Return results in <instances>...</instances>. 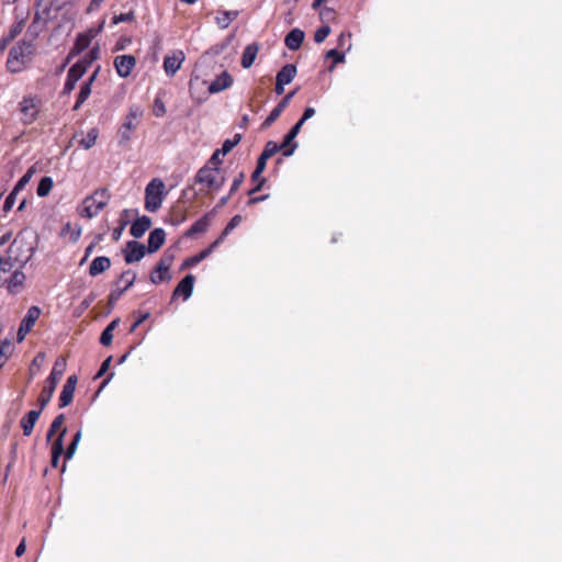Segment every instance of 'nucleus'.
Masks as SVG:
<instances>
[{
    "label": "nucleus",
    "instance_id": "8fccbe9b",
    "mask_svg": "<svg viewBox=\"0 0 562 562\" xmlns=\"http://www.w3.org/2000/svg\"><path fill=\"white\" fill-rule=\"evenodd\" d=\"M42 31V27H40L38 24H35V23H31L27 27V32H26V35L25 37L27 40H32V43H34V41L36 40V37L38 36V34L41 33Z\"/></svg>",
    "mask_w": 562,
    "mask_h": 562
},
{
    "label": "nucleus",
    "instance_id": "052dcab7",
    "mask_svg": "<svg viewBox=\"0 0 562 562\" xmlns=\"http://www.w3.org/2000/svg\"><path fill=\"white\" fill-rule=\"evenodd\" d=\"M258 52V47L256 45H248V68L251 66L256 55Z\"/></svg>",
    "mask_w": 562,
    "mask_h": 562
},
{
    "label": "nucleus",
    "instance_id": "6e6552de",
    "mask_svg": "<svg viewBox=\"0 0 562 562\" xmlns=\"http://www.w3.org/2000/svg\"><path fill=\"white\" fill-rule=\"evenodd\" d=\"M268 159L269 158L263 157V155H260V157L258 158L256 169L251 175V181L254 183H256V187L251 190H248V196H249L248 204L257 203V202L263 200V198H265V196H252V195L261 188V186L266 181L265 178H261V173L266 168Z\"/></svg>",
    "mask_w": 562,
    "mask_h": 562
},
{
    "label": "nucleus",
    "instance_id": "aec40b11",
    "mask_svg": "<svg viewBox=\"0 0 562 562\" xmlns=\"http://www.w3.org/2000/svg\"><path fill=\"white\" fill-rule=\"evenodd\" d=\"M166 239V233L162 228H155L148 236V246L146 251L154 254L160 249Z\"/></svg>",
    "mask_w": 562,
    "mask_h": 562
},
{
    "label": "nucleus",
    "instance_id": "e433bc0d",
    "mask_svg": "<svg viewBox=\"0 0 562 562\" xmlns=\"http://www.w3.org/2000/svg\"><path fill=\"white\" fill-rule=\"evenodd\" d=\"M243 222V216L237 214L227 223L226 227L220 235V237L216 240L223 241V239L233 231L235 229L240 223Z\"/></svg>",
    "mask_w": 562,
    "mask_h": 562
},
{
    "label": "nucleus",
    "instance_id": "72a5a7b5",
    "mask_svg": "<svg viewBox=\"0 0 562 562\" xmlns=\"http://www.w3.org/2000/svg\"><path fill=\"white\" fill-rule=\"evenodd\" d=\"M54 182L53 179L48 176L43 177L40 180V183L37 186L36 193L38 196L44 198L49 194L50 190L53 189Z\"/></svg>",
    "mask_w": 562,
    "mask_h": 562
},
{
    "label": "nucleus",
    "instance_id": "473e14b6",
    "mask_svg": "<svg viewBox=\"0 0 562 562\" xmlns=\"http://www.w3.org/2000/svg\"><path fill=\"white\" fill-rule=\"evenodd\" d=\"M294 138L295 137L292 134L288 133L284 136L283 142L279 144L281 146V149L283 150V156L289 157L293 155L295 148L297 147V144L293 142Z\"/></svg>",
    "mask_w": 562,
    "mask_h": 562
},
{
    "label": "nucleus",
    "instance_id": "6ab92c4d",
    "mask_svg": "<svg viewBox=\"0 0 562 562\" xmlns=\"http://www.w3.org/2000/svg\"><path fill=\"white\" fill-rule=\"evenodd\" d=\"M44 408H41V406H38L37 409H32L22 419H21V428L23 429V435L24 436H30L33 431V428L37 422V419L40 418L42 412H43Z\"/></svg>",
    "mask_w": 562,
    "mask_h": 562
},
{
    "label": "nucleus",
    "instance_id": "a18cd8bd",
    "mask_svg": "<svg viewBox=\"0 0 562 562\" xmlns=\"http://www.w3.org/2000/svg\"><path fill=\"white\" fill-rule=\"evenodd\" d=\"M326 58L333 59L334 65L345 60V52L338 49H330L326 53Z\"/></svg>",
    "mask_w": 562,
    "mask_h": 562
},
{
    "label": "nucleus",
    "instance_id": "49530a36",
    "mask_svg": "<svg viewBox=\"0 0 562 562\" xmlns=\"http://www.w3.org/2000/svg\"><path fill=\"white\" fill-rule=\"evenodd\" d=\"M99 57V47H93L89 54L78 63H82L86 67V71L88 70L89 66L92 64L94 59Z\"/></svg>",
    "mask_w": 562,
    "mask_h": 562
},
{
    "label": "nucleus",
    "instance_id": "7c9ffc66",
    "mask_svg": "<svg viewBox=\"0 0 562 562\" xmlns=\"http://www.w3.org/2000/svg\"><path fill=\"white\" fill-rule=\"evenodd\" d=\"M24 25H25V21L22 19L18 22H15L11 27H10V31H9V34L7 37L3 38V42L1 44H4V48L7 47V45L13 41L18 35H20L24 29Z\"/></svg>",
    "mask_w": 562,
    "mask_h": 562
},
{
    "label": "nucleus",
    "instance_id": "0e129e2a",
    "mask_svg": "<svg viewBox=\"0 0 562 562\" xmlns=\"http://www.w3.org/2000/svg\"><path fill=\"white\" fill-rule=\"evenodd\" d=\"M103 1L104 0H91L89 3V7L87 9V12L91 13V12L98 10Z\"/></svg>",
    "mask_w": 562,
    "mask_h": 562
},
{
    "label": "nucleus",
    "instance_id": "3c124183",
    "mask_svg": "<svg viewBox=\"0 0 562 562\" xmlns=\"http://www.w3.org/2000/svg\"><path fill=\"white\" fill-rule=\"evenodd\" d=\"M113 339V333L110 328H104L100 336V344L103 346H110Z\"/></svg>",
    "mask_w": 562,
    "mask_h": 562
},
{
    "label": "nucleus",
    "instance_id": "4c0bfd02",
    "mask_svg": "<svg viewBox=\"0 0 562 562\" xmlns=\"http://www.w3.org/2000/svg\"><path fill=\"white\" fill-rule=\"evenodd\" d=\"M67 429L64 428L59 436L55 439L52 446V456H59L64 453V437L66 435Z\"/></svg>",
    "mask_w": 562,
    "mask_h": 562
},
{
    "label": "nucleus",
    "instance_id": "1a4fd4ad",
    "mask_svg": "<svg viewBox=\"0 0 562 562\" xmlns=\"http://www.w3.org/2000/svg\"><path fill=\"white\" fill-rule=\"evenodd\" d=\"M135 280L136 273L133 270L128 269L123 271L120 274L116 283L124 281L125 285L123 288H117L111 291L109 295V305L113 306L116 303V301L121 297V295L134 284Z\"/></svg>",
    "mask_w": 562,
    "mask_h": 562
},
{
    "label": "nucleus",
    "instance_id": "412c9836",
    "mask_svg": "<svg viewBox=\"0 0 562 562\" xmlns=\"http://www.w3.org/2000/svg\"><path fill=\"white\" fill-rule=\"evenodd\" d=\"M151 226V218L147 215H143L140 217H137L130 229V233L135 238H140L150 228Z\"/></svg>",
    "mask_w": 562,
    "mask_h": 562
},
{
    "label": "nucleus",
    "instance_id": "ea45409f",
    "mask_svg": "<svg viewBox=\"0 0 562 562\" xmlns=\"http://www.w3.org/2000/svg\"><path fill=\"white\" fill-rule=\"evenodd\" d=\"M65 422V416L64 414H59L57 415L54 420L52 422L50 426H49V429L47 431V435H46V440L49 441L52 439V437L54 436V434L63 426Z\"/></svg>",
    "mask_w": 562,
    "mask_h": 562
},
{
    "label": "nucleus",
    "instance_id": "a211bd4d",
    "mask_svg": "<svg viewBox=\"0 0 562 562\" xmlns=\"http://www.w3.org/2000/svg\"><path fill=\"white\" fill-rule=\"evenodd\" d=\"M25 279L26 277L20 268L14 270L10 278L5 280L8 292L11 294H18L19 292H21Z\"/></svg>",
    "mask_w": 562,
    "mask_h": 562
},
{
    "label": "nucleus",
    "instance_id": "0eeeda50",
    "mask_svg": "<svg viewBox=\"0 0 562 562\" xmlns=\"http://www.w3.org/2000/svg\"><path fill=\"white\" fill-rule=\"evenodd\" d=\"M195 181L204 184L207 189H218L222 184L220 169L205 165L198 171Z\"/></svg>",
    "mask_w": 562,
    "mask_h": 562
},
{
    "label": "nucleus",
    "instance_id": "20e7f679",
    "mask_svg": "<svg viewBox=\"0 0 562 562\" xmlns=\"http://www.w3.org/2000/svg\"><path fill=\"white\" fill-rule=\"evenodd\" d=\"M66 364V359L63 357L58 358L55 361L53 370L49 376L47 378V384L43 387L37 398V403L38 406H41V408H45L47 404L50 402L55 389L65 372Z\"/></svg>",
    "mask_w": 562,
    "mask_h": 562
},
{
    "label": "nucleus",
    "instance_id": "4468645a",
    "mask_svg": "<svg viewBox=\"0 0 562 562\" xmlns=\"http://www.w3.org/2000/svg\"><path fill=\"white\" fill-rule=\"evenodd\" d=\"M136 65V58L132 55H120L114 59V67L120 77L126 78Z\"/></svg>",
    "mask_w": 562,
    "mask_h": 562
},
{
    "label": "nucleus",
    "instance_id": "774afa93",
    "mask_svg": "<svg viewBox=\"0 0 562 562\" xmlns=\"http://www.w3.org/2000/svg\"><path fill=\"white\" fill-rule=\"evenodd\" d=\"M11 267H10V263L8 262L7 260V257L3 258L0 256V271H3V272H9L11 271Z\"/></svg>",
    "mask_w": 562,
    "mask_h": 562
},
{
    "label": "nucleus",
    "instance_id": "e2e57ef3",
    "mask_svg": "<svg viewBox=\"0 0 562 562\" xmlns=\"http://www.w3.org/2000/svg\"><path fill=\"white\" fill-rule=\"evenodd\" d=\"M149 313H145L139 316V318L132 325L130 331L133 333L143 322H145L149 317Z\"/></svg>",
    "mask_w": 562,
    "mask_h": 562
},
{
    "label": "nucleus",
    "instance_id": "69168bd1",
    "mask_svg": "<svg viewBox=\"0 0 562 562\" xmlns=\"http://www.w3.org/2000/svg\"><path fill=\"white\" fill-rule=\"evenodd\" d=\"M303 122L301 120H299L294 126H292V128L289 131L290 134H292L294 137L297 136V134L300 133L302 126H303Z\"/></svg>",
    "mask_w": 562,
    "mask_h": 562
},
{
    "label": "nucleus",
    "instance_id": "5701e85b",
    "mask_svg": "<svg viewBox=\"0 0 562 562\" xmlns=\"http://www.w3.org/2000/svg\"><path fill=\"white\" fill-rule=\"evenodd\" d=\"M304 37L305 34L302 30L293 29L284 38L285 46L291 50H297L302 46Z\"/></svg>",
    "mask_w": 562,
    "mask_h": 562
},
{
    "label": "nucleus",
    "instance_id": "bb28decb",
    "mask_svg": "<svg viewBox=\"0 0 562 562\" xmlns=\"http://www.w3.org/2000/svg\"><path fill=\"white\" fill-rule=\"evenodd\" d=\"M92 35L89 34H79L76 38L74 48L71 49L67 63L70 60V57L77 54H80L82 50L89 47L91 43Z\"/></svg>",
    "mask_w": 562,
    "mask_h": 562
},
{
    "label": "nucleus",
    "instance_id": "680f3d73",
    "mask_svg": "<svg viewBox=\"0 0 562 562\" xmlns=\"http://www.w3.org/2000/svg\"><path fill=\"white\" fill-rule=\"evenodd\" d=\"M77 446L78 445H76L74 442H70V445L67 447V449L65 451V459L66 460H70L72 458V456L76 452Z\"/></svg>",
    "mask_w": 562,
    "mask_h": 562
},
{
    "label": "nucleus",
    "instance_id": "423d86ee",
    "mask_svg": "<svg viewBox=\"0 0 562 562\" xmlns=\"http://www.w3.org/2000/svg\"><path fill=\"white\" fill-rule=\"evenodd\" d=\"M165 184L159 179H153L145 189V209L156 212L162 203V189Z\"/></svg>",
    "mask_w": 562,
    "mask_h": 562
},
{
    "label": "nucleus",
    "instance_id": "39448f33",
    "mask_svg": "<svg viewBox=\"0 0 562 562\" xmlns=\"http://www.w3.org/2000/svg\"><path fill=\"white\" fill-rule=\"evenodd\" d=\"M143 115V111L138 105H133L130 108L127 115L124 119L122 126L120 127L119 135V145L125 146L132 138V132L136 130L138 124V119Z\"/></svg>",
    "mask_w": 562,
    "mask_h": 562
},
{
    "label": "nucleus",
    "instance_id": "9d476101",
    "mask_svg": "<svg viewBox=\"0 0 562 562\" xmlns=\"http://www.w3.org/2000/svg\"><path fill=\"white\" fill-rule=\"evenodd\" d=\"M41 315V308L37 306H31L23 319L21 321L20 327L18 329V340L21 341L25 335L32 329L35 322L38 319Z\"/></svg>",
    "mask_w": 562,
    "mask_h": 562
},
{
    "label": "nucleus",
    "instance_id": "603ef678",
    "mask_svg": "<svg viewBox=\"0 0 562 562\" xmlns=\"http://www.w3.org/2000/svg\"><path fill=\"white\" fill-rule=\"evenodd\" d=\"M16 194H18V192H15L13 190L9 193V195L7 196L4 204H3L4 212H9L13 207V205L15 203Z\"/></svg>",
    "mask_w": 562,
    "mask_h": 562
},
{
    "label": "nucleus",
    "instance_id": "4d7b16f0",
    "mask_svg": "<svg viewBox=\"0 0 562 562\" xmlns=\"http://www.w3.org/2000/svg\"><path fill=\"white\" fill-rule=\"evenodd\" d=\"M221 156H223V155L221 154V151L218 149H216L213 153V155L211 156V158L206 165L217 168V166L222 164Z\"/></svg>",
    "mask_w": 562,
    "mask_h": 562
},
{
    "label": "nucleus",
    "instance_id": "f03ea898",
    "mask_svg": "<svg viewBox=\"0 0 562 562\" xmlns=\"http://www.w3.org/2000/svg\"><path fill=\"white\" fill-rule=\"evenodd\" d=\"M34 52L35 44L32 43V40H27L26 37L20 40L9 50L5 64L7 70L12 74L22 71L31 60Z\"/></svg>",
    "mask_w": 562,
    "mask_h": 562
},
{
    "label": "nucleus",
    "instance_id": "f257e3e1",
    "mask_svg": "<svg viewBox=\"0 0 562 562\" xmlns=\"http://www.w3.org/2000/svg\"><path fill=\"white\" fill-rule=\"evenodd\" d=\"M38 234L32 229H22L7 250V260L11 269H22L33 257L38 246Z\"/></svg>",
    "mask_w": 562,
    "mask_h": 562
},
{
    "label": "nucleus",
    "instance_id": "2f4dec72",
    "mask_svg": "<svg viewBox=\"0 0 562 562\" xmlns=\"http://www.w3.org/2000/svg\"><path fill=\"white\" fill-rule=\"evenodd\" d=\"M98 137H99V130L93 127V128L89 130L87 135L79 140V145L85 149H90L92 146H94Z\"/></svg>",
    "mask_w": 562,
    "mask_h": 562
},
{
    "label": "nucleus",
    "instance_id": "13d9d810",
    "mask_svg": "<svg viewBox=\"0 0 562 562\" xmlns=\"http://www.w3.org/2000/svg\"><path fill=\"white\" fill-rule=\"evenodd\" d=\"M102 240V235L99 234L95 236L94 240L92 243H90L86 250H85V255H86V258H89V256L92 254V251L94 250L95 246Z\"/></svg>",
    "mask_w": 562,
    "mask_h": 562
},
{
    "label": "nucleus",
    "instance_id": "c03bdc74",
    "mask_svg": "<svg viewBox=\"0 0 562 562\" xmlns=\"http://www.w3.org/2000/svg\"><path fill=\"white\" fill-rule=\"evenodd\" d=\"M330 31L331 30L328 25L321 26L314 34V41L317 44L323 43L326 40V37L330 34Z\"/></svg>",
    "mask_w": 562,
    "mask_h": 562
},
{
    "label": "nucleus",
    "instance_id": "864d4df0",
    "mask_svg": "<svg viewBox=\"0 0 562 562\" xmlns=\"http://www.w3.org/2000/svg\"><path fill=\"white\" fill-rule=\"evenodd\" d=\"M112 356H109L102 363H101V367L99 369V371L97 372L94 379H99L101 378L102 375H104L106 373V371L109 370L110 366H111V362H112Z\"/></svg>",
    "mask_w": 562,
    "mask_h": 562
},
{
    "label": "nucleus",
    "instance_id": "c9c22d12",
    "mask_svg": "<svg viewBox=\"0 0 562 562\" xmlns=\"http://www.w3.org/2000/svg\"><path fill=\"white\" fill-rule=\"evenodd\" d=\"M187 218V211L180 206H175L170 213V223L175 226L180 225Z\"/></svg>",
    "mask_w": 562,
    "mask_h": 562
},
{
    "label": "nucleus",
    "instance_id": "58836bf2",
    "mask_svg": "<svg viewBox=\"0 0 562 562\" xmlns=\"http://www.w3.org/2000/svg\"><path fill=\"white\" fill-rule=\"evenodd\" d=\"M243 135L241 134H235L233 138L226 139L222 148L218 149L223 156L228 154L240 140Z\"/></svg>",
    "mask_w": 562,
    "mask_h": 562
},
{
    "label": "nucleus",
    "instance_id": "79ce46f5",
    "mask_svg": "<svg viewBox=\"0 0 562 562\" xmlns=\"http://www.w3.org/2000/svg\"><path fill=\"white\" fill-rule=\"evenodd\" d=\"M171 278L172 277H171L170 272H156V268L151 271V273L149 276L150 282L154 284H159L165 281L168 282L171 280Z\"/></svg>",
    "mask_w": 562,
    "mask_h": 562
},
{
    "label": "nucleus",
    "instance_id": "a19ab883",
    "mask_svg": "<svg viewBox=\"0 0 562 562\" xmlns=\"http://www.w3.org/2000/svg\"><path fill=\"white\" fill-rule=\"evenodd\" d=\"M283 111L284 110L279 104H277L272 109L270 114L267 116V119L263 121L261 127L262 128L269 127L273 122H276L280 117V115L282 114Z\"/></svg>",
    "mask_w": 562,
    "mask_h": 562
},
{
    "label": "nucleus",
    "instance_id": "f3484780",
    "mask_svg": "<svg viewBox=\"0 0 562 562\" xmlns=\"http://www.w3.org/2000/svg\"><path fill=\"white\" fill-rule=\"evenodd\" d=\"M184 60V54L182 50L173 53L171 56L164 58V69L167 75L173 76L181 67Z\"/></svg>",
    "mask_w": 562,
    "mask_h": 562
},
{
    "label": "nucleus",
    "instance_id": "dca6fc26",
    "mask_svg": "<svg viewBox=\"0 0 562 562\" xmlns=\"http://www.w3.org/2000/svg\"><path fill=\"white\" fill-rule=\"evenodd\" d=\"M195 277L193 274H187L175 288L172 292V299L182 296L183 300H188L193 292Z\"/></svg>",
    "mask_w": 562,
    "mask_h": 562
},
{
    "label": "nucleus",
    "instance_id": "a878e982",
    "mask_svg": "<svg viewBox=\"0 0 562 562\" xmlns=\"http://www.w3.org/2000/svg\"><path fill=\"white\" fill-rule=\"evenodd\" d=\"M296 76V66L293 64L284 65L277 74L276 80L289 85Z\"/></svg>",
    "mask_w": 562,
    "mask_h": 562
},
{
    "label": "nucleus",
    "instance_id": "f704fd0d",
    "mask_svg": "<svg viewBox=\"0 0 562 562\" xmlns=\"http://www.w3.org/2000/svg\"><path fill=\"white\" fill-rule=\"evenodd\" d=\"M90 94H91L90 82H83L80 87L78 99H77L72 110L74 111L79 110V108L85 103V101L89 98Z\"/></svg>",
    "mask_w": 562,
    "mask_h": 562
},
{
    "label": "nucleus",
    "instance_id": "393cba45",
    "mask_svg": "<svg viewBox=\"0 0 562 562\" xmlns=\"http://www.w3.org/2000/svg\"><path fill=\"white\" fill-rule=\"evenodd\" d=\"M233 83V78L227 71H223L215 80L209 86L210 93H217L227 89Z\"/></svg>",
    "mask_w": 562,
    "mask_h": 562
},
{
    "label": "nucleus",
    "instance_id": "2eb2a0df",
    "mask_svg": "<svg viewBox=\"0 0 562 562\" xmlns=\"http://www.w3.org/2000/svg\"><path fill=\"white\" fill-rule=\"evenodd\" d=\"M77 381H78V379H77V375H75V374L69 375L67 378V381L64 384L60 396H59V407L60 408L68 406L72 402Z\"/></svg>",
    "mask_w": 562,
    "mask_h": 562
},
{
    "label": "nucleus",
    "instance_id": "09e8293b",
    "mask_svg": "<svg viewBox=\"0 0 562 562\" xmlns=\"http://www.w3.org/2000/svg\"><path fill=\"white\" fill-rule=\"evenodd\" d=\"M134 19H135L134 12L130 11V12H126V13H121V14L114 15L113 19H112V23L116 25V24L122 23V22H131Z\"/></svg>",
    "mask_w": 562,
    "mask_h": 562
},
{
    "label": "nucleus",
    "instance_id": "5fc2aeb1",
    "mask_svg": "<svg viewBox=\"0 0 562 562\" xmlns=\"http://www.w3.org/2000/svg\"><path fill=\"white\" fill-rule=\"evenodd\" d=\"M165 113H166V106H165L164 102L160 99H156L155 103H154V114L157 117H161L165 115Z\"/></svg>",
    "mask_w": 562,
    "mask_h": 562
},
{
    "label": "nucleus",
    "instance_id": "c756f323",
    "mask_svg": "<svg viewBox=\"0 0 562 562\" xmlns=\"http://www.w3.org/2000/svg\"><path fill=\"white\" fill-rule=\"evenodd\" d=\"M175 260V256L169 250H166L156 265V272H169V269Z\"/></svg>",
    "mask_w": 562,
    "mask_h": 562
},
{
    "label": "nucleus",
    "instance_id": "4be33fe9",
    "mask_svg": "<svg viewBox=\"0 0 562 562\" xmlns=\"http://www.w3.org/2000/svg\"><path fill=\"white\" fill-rule=\"evenodd\" d=\"M220 244L221 240H214L207 248L203 249L198 255L187 258L181 268L184 269L198 265L200 261L209 257Z\"/></svg>",
    "mask_w": 562,
    "mask_h": 562
},
{
    "label": "nucleus",
    "instance_id": "6e6d98bb",
    "mask_svg": "<svg viewBox=\"0 0 562 562\" xmlns=\"http://www.w3.org/2000/svg\"><path fill=\"white\" fill-rule=\"evenodd\" d=\"M30 182V175H23L20 180L15 183L13 191L20 192L22 191L25 186Z\"/></svg>",
    "mask_w": 562,
    "mask_h": 562
},
{
    "label": "nucleus",
    "instance_id": "de8ad7c7",
    "mask_svg": "<svg viewBox=\"0 0 562 562\" xmlns=\"http://www.w3.org/2000/svg\"><path fill=\"white\" fill-rule=\"evenodd\" d=\"M350 38H351V34L350 33H345L342 32L339 36H338V47L340 49H350L351 47V43H350Z\"/></svg>",
    "mask_w": 562,
    "mask_h": 562
},
{
    "label": "nucleus",
    "instance_id": "c85d7f7f",
    "mask_svg": "<svg viewBox=\"0 0 562 562\" xmlns=\"http://www.w3.org/2000/svg\"><path fill=\"white\" fill-rule=\"evenodd\" d=\"M238 11H223L216 18V24L221 29H226L238 16Z\"/></svg>",
    "mask_w": 562,
    "mask_h": 562
},
{
    "label": "nucleus",
    "instance_id": "37998d69",
    "mask_svg": "<svg viewBox=\"0 0 562 562\" xmlns=\"http://www.w3.org/2000/svg\"><path fill=\"white\" fill-rule=\"evenodd\" d=\"M279 150H282L281 149V146L279 144H277L276 142H272V140H269L266 145H265V148L261 153V155H263V157H267V158H271L272 156H274Z\"/></svg>",
    "mask_w": 562,
    "mask_h": 562
},
{
    "label": "nucleus",
    "instance_id": "bf43d9fd",
    "mask_svg": "<svg viewBox=\"0 0 562 562\" xmlns=\"http://www.w3.org/2000/svg\"><path fill=\"white\" fill-rule=\"evenodd\" d=\"M128 224V220H124L121 224L120 227H116L114 231H113V234H112V237L114 240H119L121 235H122V232L124 231L125 226Z\"/></svg>",
    "mask_w": 562,
    "mask_h": 562
},
{
    "label": "nucleus",
    "instance_id": "f8f14e48",
    "mask_svg": "<svg viewBox=\"0 0 562 562\" xmlns=\"http://www.w3.org/2000/svg\"><path fill=\"white\" fill-rule=\"evenodd\" d=\"M20 111L23 115L22 121L24 124H32L38 113V108L35 102V98L33 97H25L20 102Z\"/></svg>",
    "mask_w": 562,
    "mask_h": 562
},
{
    "label": "nucleus",
    "instance_id": "7ed1b4c3",
    "mask_svg": "<svg viewBox=\"0 0 562 562\" xmlns=\"http://www.w3.org/2000/svg\"><path fill=\"white\" fill-rule=\"evenodd\" d=\"M111 198L106 188L97 189L91 195L87 196L78 209L79 215L87 218L94 217L104 209Z\"/></svg>",
    "mask_w": 562,
    "mask_h": 562
},
{
    "label": "nucleus",
    "instance_id": "338daca9",
    "mask_svg": "<svg viewBox=\"0 0 562 562\" xmlns=\"http://www.w3.org/2000/svg\"><path fill=\"white\" fill-rule=\"evenodd\" d=\"M315 114V110L314 108H306L302 117L300 119L303 123H305V121H307L308 119H311L313 115Z\"/></svg>",
    "mask_w": 562,
    "mask_h": 562
},
{
    "label": "nucleus",
    "instance_id": "cd10ccee",
    "mask_svg": "<svg viewBox=\"0 0 562 562\" xmlns=\"http://www.w3.org/2000/svg\"><path fill=\"white\" fill-rule=\"evenodd\" d=\"M210 225V215L205 214L200 220H198L186 233L187 237H192L196 234L204 233Z\"/></svg>",
    "mask_w": 562,
    "mask_h": 562
},
{
    "label": "nucleus",
    "instance_id": "9b49d317",
    "mask_svg": "<svg viewBox=\"0 0 562 562\" xmlns=\"http://www.w3.org/2000/svg\"><path fill=\"white\" fill-rule=\"evenodd\" d=\"M86 74V67L82 63L74 64L68 70L67 78L64 85V94H69L76 87V83Z\"/></svg>",
    "mask_w": 562,
    "mask_h": 562
},
{
    "label": "nucleus",
    "instance_id": "b1692460",
    "mask_svg": "<svg viewBox=\"0 0 562 562\" xmlns=\"http://www.w3.org/2000/svg\"><path fill=\"white\" fill-rule=\"evenodd\" d=\"M111 267V259L105 256L97 257L92 260L89 267V274L91 277H97L106 270H109Z\"/></svg>",
    "mask_w": 562,
    "mask_h": 562
},
{
    "label": "nucleus",
    "instance_id": "ddd939ff",
    "mask_svg": "<svg viewBox=\"0 0 562 562\" xmlns=\"http://www.w3.org/2000/svg\"><path fill=\"white\" fill-rule=\"evenodd\" d=\"M123 252L125 262L130 265L144 258L146 254V247L136 240H130L127 241L126 248Z\"/></svg>",
    "mask_w": 562,
    "mask_h": 562
}]
</instances>
